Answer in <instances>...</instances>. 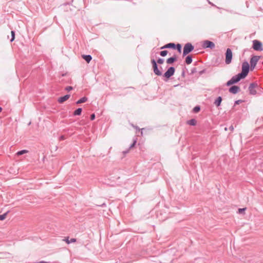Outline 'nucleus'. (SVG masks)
Segmentation results:
<instances>
[{"instance_id":"obj_37","label":"nucleus","mask_w":263,"mask_h":263,"mask_svg":"<svg viewBox=\"0 0 263 263\" xmlns=\"http://www.w3.org/2000/svg\"><path fill=\"white\" fill-rule=\"evenodd\" d=\"M181 76H182V77H185V71H184V70H183V71H182V73H181Z\"/></svg>"},{"instance_id":"obj_33","label":"nucleus","mask_w":263,"mask_h":263,"mask_svg":"<svg viewBox=\"0 0 263 263\" xmlns=\"http://www.w3.org/2000/svg\"><path fill=\"white\" fill-rule=\"evenodd\" d=\"M196 71H197L196 68L195 67H194L191 69V74H193L195 73V72H196Z\"/></svg>"},{"instance_id":"obj_41","label":"nucleus","mask_w":263,"mask_h":263,"mask_svg":"<svg viewBox=\"0 0 263 263\" xmlns=\"http://www.w3.org/2000/svg\"><path fill=\"white\" fill-rule=\"evenodd\" d=\"M40 263H47V262H45V261H41V262H40Z\"/></svg>"},{"instance_id":"obj_7","label":"nucleus","mask_w":263,"mask_h":263,"mask_svg":"<svg viewBox=\"0 0 263 263\" xmlns=\"http://www.w3.org/2000/svg\"><path fill=\"white\" fill-rule=\"evenodd\" d=\"M225 63L226 64H229L231 63L233 53L231 49L230 48H227L226 50V52L225 53Z\"/></svg>"},{"instance_id":"obj_19","label":"nucleus","mask_w":263,"mask_h":263,"mask_svg":"<svg viewBox=\"0 0 263 263\" xmlns=\"http://www.w3.org/2000/svg\"><path fill=\"white\" fill-rule=\"evenodd\" d=\"M87 101V98L83 97L76 102L77 104H79L86 102Z\"/></svg>"},{"instance_id":"obj_1","label":"nucleus","mask_w":263,"mask_h":263,"mask_svg":"<svg viewBox=\"0 0 263 263\" xmlns=\"http://www.w3.org/2000/svg\"><path fill=\"white\" fill-rule=\"evenodd\" d=\"M151 62L152 65L154 73L157 76H161L162 75V72L158 68L157 64H162L164 63V59L159 58L157 61L154 59H152Z\"/></svg>"},{"instance_id":"obj_31","label":"nucleus","mask_w":263,"mask_h":263,"mask_svg":"<svg viewBox=\"0 0 263 263\" xmlns=\"http://www.w3.org/2000/svg\"><path fill=\"white\" fill-rule=\"evenodd\" d=\"M65 89L66 91H70V90L73 89V87L72 86H68L66 87Z\"/></svg>"},{"instance_id":"obj_34","label":"nucleus","mask_w":263,"mask_h":263,"mask_svg":"<svg viewBox=\"0 0 263 263\" xmlns=\"http://www.w3.org/2000/svg\"><path fill=\"white\" fill-rule=\"evenodd\" d=\"M95 117H96V116H95V114H92L91 115H90V119L91 121L95 120Z\"/></svg>"},{"instance_id":"obj_10","label":"nucleus","mask_w":263,"mask_h":263,"mask_svg":"<svg viewBox=\"0 0 263 263\" xmlns=\"http://www.w3.org/2000/svg\"><path fill=\"white\" fill-rule=\"evenodd\" d=\"M259 58L260 57L257 55H253L251 57L250 62L251 69H254L255 68Z\"/></svg>"},{"instance_id":"obj_26","label":"nucleus","mask_w":263,"mask_h":263,"mask_svg":"<svg viewBox=\"0 0 263 263\" xmlns=\"http://www.w3.org/2000/svg\"><path fill=\"white\" fill-rule=\"evenodd\" d=\"M168 53V51L167 50H162L160 52L159 54L161 57H165Z\"/></svg>"},{"instance_id":"obj_17","label":"nucleus","mask_w":263,"mask_h":263,"mask_svg":"<svg viewBox=\"0 0 263 263\" xmlns=\"http://www.w3.org/2000/svg\"><path fill=\"white\" fill-rule=\"evenodd\" d=\"M192 57L191 55H188L186 57L185 59V62L186 64H190L192 62Z\"/></svg>"},{"instance_id":"obj_14","label":"nucleus","mask_w":263,"mask_h":263,"mask_svg":"<svg viewBox=\"0 0 263 263\" xmlns=\"http://www.w3.org/2000/svg\"><path fill=\"white\" fill-rule=\"evenodd\" d=\"M175 44L174 43H170L168 44H165L163 46L161 47L160 48L161 49H163L165 48H172L173 49H175Z\"/></svg>"},{"instance_id":"obj_30","label":"nucleus","mask_w":263,"mask_h":263,"mask_svg":"<svg viewBox=\"0 0 263 263\" xmlns=\"http://www.w3.org/2000/svg\"><path fill=\"white\" fill-rule=\"evenodd\" d=\"M136 143H137V140L136 139L134 140L133 142L130 145L129 148H133L135 146V145H136Z\"/></svg>"},{"instance_id":"obj_11","label":"nucleus","mask_w":263,"mask_h":263,"mask_svg":"<svg viewBox=\"0 0 263 263\" xmlns=\"http://www.w3.org/2000/svg\"><path fill=\"white\" fill-rule=\"evenodd\" d=\"M240 87L237 85H232L229 89V91L233 94H236L239 91H240Z\"/></svg>"},{"instance_id":"obj_13","label":"nucleus","mask_w":263,"mask_h":263,"mask_svg":"<svg viewBox=\"0 0 263 263\" xmlns=\"http://www.w3.org/2000/svg\"><path fill=\"white\" fill-rule=\"evenodd\" d=\"M177 60V57L176 54H174L173 57L167 59L166 60V63L168 64H172L173 63H174L175 61H176Z\"/></svg>"},{"instance_id":"obj_39","label":"nucleus","mask_w":263,"mask_h":263,"mask_svg":"<svg viewBox=\"0 0 263 263\" xmlns=\"http://www.w3.org/2000/svg\"><path fill=\"white\" fill-rule=\"evenodd\" d=\"M60 139L61 140H64L65 139V137L64 136H61L60 137Z\"/></svg>"},{"instance_id":"obj_23","label":"nucleus","mask_w":263,"mask_h":263,"mask_svg":"<svg viewBox=\"0 0 263 263\" xmlns=\"http://www.w3.org/2000/svg\"><path fill=\"white\" fill-rule=\"evenodd\" d=\"M63 240L65 241L67 243L69 244L72 242H75L76 241V239L71 238L70 240H69L68 238H65L63 239Z\"/></svg>"},{"instance_id":"obj_18","label":"nucleus","mask_w":263,"mask_h":263,"mask_svg":"<svg viewBox=\"0 0 263 263\" xmlns=\"http://www.w3.org/2000/svg\"><path fill=\"white\" fill-rule=\"evenodd\" d=\"M82 108H78L76 110L74 111V112L73 113V115L74 116H80L82 114Z\"/></svg>"},{"instance_id":"obj_25","label":"nucleus","mask_w":263,"mask_h":263,"mask_svg":"<svg viewBox=\"0 0 263 263\" xmlns=\"http://www.w3.org/2000/svg\"><path fill=\"white\" fill-rule=\"evenodd\" d=\"M193 111L195 113H197L200 110V106H196L195 107H194L193 108Z\"/></svg>"},{"instance_id":"obj_22","label":"nucleus","mask_w":263,"mask_h":263,"mask_svg":"<svg viewBox=\"0 0 263 263\" xmlns=\"http://www.w3.org/2000/svg\"><path fill=\"white\" fill-rule=\"evenodd\" d=\"M175 49H177L178 52L181 53L182 50V47L180 44H175Z\"/></svg>"},{"instance_id":"obj_4","label":"nucleus","mask_w":263,"mask_h":263,"mask_svg":"<svg viewBox=\"0 0 263 263\" xmlns=\"http://www.w3.org/2000/svg\"><path fill=\"white\" fill-rule=\"evenodd\" d=\"M194 49V46L191 43H186L183 47L182 56L185 57L191 52Z\"/></svg>"},{"instance_id":"obj_35","label":"nucleus","mask_w":263,"mask_h":263,"mask_svg":"<svg viewBox=\"0 0 263 263\" xmlns=\"http://www.w3.org/2000/svg\"><path fill=\"white\" fill-rule=\"evenodd\" d=\"M132 126L135 128L136 129H138L139 131H140L141 129L137 126H135L133 124H132Z\"/></svg>"},{"instance_id":"obj_16","label":"nucleus","mask_w":263,"mask_h":263,"mask_svg":"<svg viewBox=\"0 0 263 263\" xmlns=\"http://www.w3.org/2000/svg\"><path fill=\"white\" fill-rule=\"evenodd\" d=\"M256 95H261L263 93V88L260 87L257 83V87H256Z\"/></svg>"},{"instance_id":"obj_32","label":"nucleus","mask_w":263,"mask_h":263,"mask_svg":"<svg viewBox=\"0 0 263 263\" xmlns=\"http://www.w3.org/2000/svg\"><path fill=\"white\" fill-rule=\"evenodd\" d=\"M246 210V208H239L238 209V213L241 214Z\"/></svg>"},{"instance_id":"obj_15","label":"nucleus","mask_w":263,"mask_h":263,"mask_svg":"<svg viewBox=\"0 0 263 263\" xmlns=\"http://www.w3.org/2000/svg\"><path fill=\"white\" fill-rule=\"evenodd\" d=\"M222 100V97L219 96L217 97V99L215 100L214 104L216 106L218 107L221 105Z\"/></svg>"},{"instance_id":"obj_29","label":"nucleus","mask_w":263,"mask_h":263,"mask_svg":"<svg viewBox=\"0 0 263 263\" xmlns=\"http://www.w3.org/2000/svg\"><path fill=\"white\" fill-rule=\"evenodd\" d=\"M243 102V100H236V101H235V102H234V105L235 106V105H238V104H239L240 103H242V102Z\"/></svg>"},{"instance_id":"obj_9","label":"nucleus","mask_w":263,"mask_h":263,"mask_svg":"<svg viewBox=\"0 0 263 263\" xmlns=\"http://www.w3.org/2000/svg\"><path fill=\"white\" fill-rule=\"evenodd\" d=\"M257 87V83L253 82L251 83L248 88V90L249 91V94L251 95H256V87Z\"/></svg>"},{"instance_id":"obj_6","label":"nucleus","mask_w":263,"mask_h":263,"mask_svg":"<svg viewBox=\"0 0 263 263\" xmlns=\"http://www.w3.org/2000/svg\"><path fill=\"white\" fill-rule=\"evenodd\" d=\"M252 48L255 51H261L263 50L262 43L257 40H254L253 41Z\"/></svg>"},{"instance_id":"obj_28","label":"nucleus","mask_w":263,"mask_h":263,"mask_svg":"<svg viewBox=\"0 0 263 263\" xmlns=\"http://www.w3.org/2000/svg\"><path fill=\"white\" fill-rule=\"evenodd\" d=\"M7 215V213H5L4 214L0 215V220H4L6 218Z\"/></svg>"},{"instance_id":"obj_5","label":"nucleus","mask_w":263,"mask_h":263,"mask_svg":"<svg viewBox=\"0 0 263 263\" xmlns=\"http://www.w3.org/2000/svg\"><path fill=\"white\" fill-rule=\"evenodd\" d=\"M175 72V68L174 67H170L166 71L162 76L165 79L164 80L165 81H167L172 76H173Z\"/></svg>"},{"instance_id":"obj_38","label":"nucleus","mask_w":263,"mask_h":263,"mask_svg":"<svg viewBox=\"0 0 263 263\" xmlns=\"http://www.w3.org/2000/svg\"><path fill=\"white\" fill-rule=\"evenodd\" d=\"M229 129L231 130V131H233L234 130V127L232 125L230 126V127H229Z\"/></svg>"},{"instance_id":"obj_36","label":"nucleus","mask_w":263,"mask_h":263,"mask_svg":"<svg viewBox=\"0 0 263 263\" xmlns=\"http://www.w3.org/2000/svg\"><path fill=\"white\" fill-rule=\"evenodd\" d=\"M205 69H203V70H202L200 71L199 72V74H200V75L202 74L203 73H204L205 72Z\"/></svg>"},{"instance_id":"obj_24","label":"nucleus","mask_w":263,"mask_h":263,"mask_svg":"<svg viewBox=\"0 0 263 263\" xmlns=\"http://www.w3.org/2000/svg\"><path fill=\"white\" fill-rule=\"evenodd\" d=\"M28 152V151L27 150H26V149H23V150H21V151H20L18 152H17L16 153V155L17 156H21V155H22L24 154H26V153H27Z\"/></svg>"},{"instance_id":"obj_20","label":"nucleus","mask_w":263,"mask_h":263,"mask_svg":"<svg viewBox=\"0 0 263 263\" xmlns=\"http://www.w3.org/2000/svg\"><path fill=\"white\" fill-rule=\"evenodd\" d=\"M187 124L190 125L195 126L197 124V121L195 119H192L187 121Z\"/></svg>"},{"instance_id":"obj_2","label":"nucleus","mask_w":263,"mask_h":263,"mask_svg":"<svg viewBox=\"0 0 263 263\" xmlns=\"http://www.w3.org/2000/svg\"><path fill=\"white\" fill-rule=\"evenodd\" d=\"M250 69V65L248 62L245 61L242 64L241 72L239 73L244 79L247 76Z\"/></svg>"},{"instance_id":"obj_40","label":"nucleus","mask_w":263,"mask_h":263,"mask_svg":"<svg viewBox=\"0 0 263 263\" xmlns=\"http://www.w3.org/2000/svg\"><path fill=\"white\" fill-rule=\"evenodd\" d=\"M2 108L1 107H0V112L2 111Z\"/></svg>"},{"instance_id":"obj_8","label":"nucleus","mask_w":263,"mask_h":263,"mask_svg":"<svg viewBox=\"0 0 263 263\" xmlns=\"http://www.w3.org/2000/svg\"><path fill=\"white\" fill-rule=\"evenodd\" d=\"M202 47L203 49L210 48L213 49L215 48V44L210 41L205 40L202 42Z\"/></svg>"},{"instance_id":"obj_21","label":"nucleus","mask_w":263,"mask_h":263,"mask_svg":"<svg viewBox=\"0 0 263 263\" xmlns=\"http://www.w3.org/2000/svg\"><path fill=\"white\" fill-rule=\"evenodd\" d=\"M82 57L87 63H89L92 59V57L90 55H83Z\"/></svg>"},{"instance_id":"obj_12","label":"nucleus","mask_w":263,"mask_h":263,"mask_svg":"<svg viewBox=\"0 0 263 263\" xmlns=\"http://www.w3.org/2000/svg\"><path fill=\"white\" fill-rule=\"evenodd\" d=\"M70 95H66L64 96L58 98V101L59 103H63L70 98Z\"/></svg>"},{"instance_id":"obj_27","label":"nucleus","mask_w":263,"mask_h":263,"mask_svg":"<svg viewBox=\"0 0 263 263\" xmlns=\"http://www.w3.org/2000/svg\"><path fill=\"white\" fill-rule=\"evenodd\" d=\"M11 38L10 39V42H12L15 39V31H11Z\"/></svg>"},{"instance_id":"obj_3","label":"nucleus","mask_w":263,"mask_h":263,"mask_svg":"<svg viewBox=\"0 0 263 263\" xmlns=\"http://www.w3.org/2000/svg\"><path fill=\"white\" fill-rule=\"evenodd\" d=\"M244 79L239 73L233 76L230 80L226 83L227 86H230L238 83L241 79Z\"/></svg>"}]
</instances>
